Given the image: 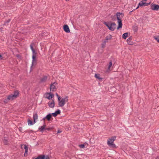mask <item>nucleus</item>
<instances>
[{
	"instance_id": "ddd939ff",
	"label": "nucleus",
	"mask_w": 159,
	"mask_h": 159,
	"mask_svg": "<svg viewBox=\"0 0 159 159\" xmlns=\"http://www.w3.org/2000/svg\"><path fill=\"white\" fill-rule=\"evenodd\" d=\"M63 29L64 31L66 33H69L70 32L69 28L68 26L66 25H64Z\"/></svg>"
},
{
	"instance_id": "7ed1b4c3",
	"label": "nucleus",
	"mask_w": 159,
	"mask_h": 159,
	"mask_svg": "<svg viewBox=\"0 0 159 159\" xmlns=\"http://www.w3.org/2000/svg\"><path fill=\"white\" fill-rule=\"evenodd\" d=\"M19 93L18 91H15L13 94H11L8 96L7 98L4 100V102L6 103L8 100H12L16 98L18 95Z\"/></svg>"
},
{
	"instance_id": "4c0bfd02",
	"label": "nucleus",
	"mask_w": 159,
	"mask_h": 159,
	"mask_svg": "<svg viewBox=\"0 0 159 159\" xmlns=\"http://www.w3.org/2000/svg\"><path fill=\"white\" fill-rule=\"evenodd\" d=\"M155 159H159V158L158 157H157Z\"/></svg>"
},
{
	"instance_id": "39448f33",
	"label": "nucleus",
	"mask_w": 159,
	"mask_h": 159,
	"mask_svg": "<svg viewBox=\"0 0 159 159\" xmlns=\"http://www.w3.org/2000/svg\"><path fill=\"white\" fill-rule=\"evenodd\" d=\"M116 138V136H113L109 139L107 141V144L109 146L115 148L116 147L115 144L113 143Z\"/></svg>"
},
{
	"instance_id": "2f4dec72",
	"label": "nucleus",
	"mask_w": 159,
	"mask_h": 159,
	"mask_svg": "<svg viewBox=\"0 0 159 159\" xmlns=\"http://www.w3.org/2000/svg\"><path fill=\"white\" fill-rule=\"evenodd\" d=\"M2 59V55L0 54V60Z\"/></svg>"
},
{
	"instance_id": "c85d7f7f",
	"label": "nucleus",
	"mask_w": 159,
	"mask_h": 159,
	"mask_svg": "<svg viewBox=\"0 0 159 159\" xmlns=\"http://www.w3.org/2000/svg\"><path fill=\"white\" fill-rule=\"evenodd\" d=\"M79 147L81 148H84V144H82L79 145Z\"/></svg>"
},
{
	"instance_id": "5701e85b",
	"label": "nucleus",
	"mask_w": 159,
	"mask_h": 159,
	"mask_svg": "<svg viewBox=\"0 0 159 159\" xmlns=\"http://www.w3.org/2000/svg\"><path fill=\"white\" fill-rule=\"evenodd\" d=\"M95 78L100 80H102V78L100 77V75L99 74H95Z\"/></svg>"
},
{
	"instance_id": "1a4fd4ad",
	"label": "nucleus",
	"mask_w": 159,
	"mask_h": 159,
	"mask_svg": "<svg viewBox=\"0 0 159 159\" xmlns=\"http://www.w3.org/2000/svg\"><path fill=\"white\" fill-rule=\"evenodd\" d=\"M54 97V94L51 92L47 93L46 94V98L49 100L51 99Z\"/></svg>"
},
{
	"instance_id": "20e7f679",
	"label": "nucleus",
	"mask_w": 159,
	"mask_h": 159,
	"mask_svg": "<svg viewBox=\"0 0 159 159\" xmlns=\"http://www.w3.org/2000/svg\"><path fill=\"white\" fill-rule=\"evenodd\" d=\"M104 24L111 31H112L114 30L116 28V25L115 23L112 22L109 23L105 22Z\"/></svg>"
},
{
	"instance_id": "58836bf2",
	"label": "nucleus",
	"mask_w": 159,
	"mask_h": 159,
	"mask_svg": "<svg viewBox=\"0 0 159 159\" xmlns=\"http://www.w3.org/2000/svg\"><path fill=\"white\" fill-rule=\"evenodd\" d=\"M66 1H69V0H66Z\"/></svg>"
},
{
	"instance_id": "9d476101",
	"label": "nucleus",
	"mask_w": 159,
	"mask_h": 159,
	"mask_svg": "<svg viewBox=\"0 0 159 159\" xmlns=\"http://www.w3.org/2000/svg\"><path fill=\"white\" fill-rule=\"evenodd\" d=\"M23 146L24 147V148L25 150V152L24 153V156H27V155H28L27 152H28V147L26 145H21V147L22 148Z\"/></svg>"
},
{
	"instance_id": "c756f323",
	"label": "nucleus",
	"mask_w": 159,
	"mask_h": 159,
	"mask_svg": "<svg viewBox=\"0 0 159 159\" xmlns=\"http://www.w3.org/2000/svg\"><path fill=\"white\" fill-rule=\"evenodd\" d=\"M154 39L156 40L159 43V38L155 37Z\"/></svg>"
},
{
	"instance_id": "473e14b6",
	"label": "nucleus",
	"mask_w": 159,
	"mask_h": 159,
	"mask_svg": "<svg viewBox=\"0 0 159 159\" xmlns=\"http://www.w3.org/2000/svg\"><path fill=\"white\" fill-rule=\"evenodd\" d=\"M135 10V9H134V10H133L132 11H130L129 12V14H131V12H132V11H134Z\"/></svg>"
},
{
	"instance_id": "4be33fe9",
	"label": "nucleus",
	"mask_w": 159,
	"mask_h": 159,
	"mask_svg": "<svg viewBox=\"0 0 159 159\" xmlns=\"http://www.w3.org/2000/svg\"><path fill=\"white\" fill-rule=\"evenodd\" d=\"M28 125H31L35 124V123H34V122H33L32 120H28Z\"/></svg>"
},
{
	"instance_id": "a211bd4d",
	"label": "nucleus",
	"mask_w": 159,
	"mask_h": 159,
	"mask_svg": "<svg viewBox=\"0 0 159 159\" xmlns=\"http://www.w3.org/2000/svg\"><path fill=\"white\" fill-rule=\"evenodd\" d=\"M132 38L131 37H129L127 40V43L129 45H132L133 42L131 41Z\"/></svg>"
},
{
	"instance_id": "c9c22d12",
	"label": "nucleus",
	"mask_w": 159,
	"mask_h": 159,
	"mask_svg": "<svg viewBox=\"0 0 159 159\" xmlns=\"http://www.w3.org/2000/svg\"><path fill=\"white\" fill-rule=\"evenodd\" d=\"M46 119V118H45V117L43 118L42 120H45Z\"/></svg>"
},
{
	"instance_id": "f8f14e48",
	"label": "nucleus",
	"mask_w": 159,
	"mask_h": 159,
	"mask_svg": "<svg viewBox=\"0 0 159 159\" xmlns=\"http://www.w3.org/2000/svg\"><path fill=\"white\" fill-rule=\"evenodd\" d=\"M48 104L50 107L53 108L54 107L55 103L53 100L52 101L48 102Z\"/></svg>"
},
{
	"instance_id": "0eeeda50",
	"label": "nucleus",
	"mask_w": 159,
	"mask_h": 159,
	"mask_svg": "<svg viewBox=\"0 0 159 159\" xmlns=\"http://www.w3.org/2000/svg\"><path fill=\"white\" fill-rule=\"evenodd\" d=\"M151 8L153 11H157L159 9V5L155 4H152L151 5Z\"/></svg>"
},
{
	"instance_id": "f704fd0d",
	"label": "nucleus",
	"mask_w": 159,
	"mask_h": 159,
	"mask_svg": "<svg viewBox=\"0 0 159 159\" xmlns=\"http://www.w3.org/2000/svg\"><path fill=\"white\" fill-rule=\"evenodd\" d=\"M56 95L57 97L58 98L59 97H60V96H59L58 94L57 93H56Z\"/></svg>"
},
{
	"instance_id": "412c9836",
	"label": "nucleus",
	"mask_w": 159,
	"mask_h": 159,
	"mask_svg": "<svg viewBox=\"0 0 159 159\" xmlns=\"http://www.w3.org/2000/svg\"><path fill=\"white\" fill-rule=\"evenodd\" d=\"M128 33H124L122 35V38L124 39H126V38L128 37Z\"/></svg>"
},
{
	"instance_id": "f03ea898",
	"label": "nucleus",
	"mask_w": 159,
	"mask_h": 159,
	"mask_svg": "<svg viewBox=\"0 0 159 159\" xmlns=\"http://www.w3.org/2000/svg\"><path fill=\"white\" fill-rule=\"evenodd\" d=\"M68 101V98L67 97L62 98L61 97H59L58 98L59 106L60 107H63Z\"/></svg>"
},
{
	"instance_id": "393cba45",
	"label": "nucleus",
	"mask_w": 159,
	"mask_h": 159,
	"mask_svg": "<svg viewBox=\"0 0 159 159\" xmlns=\"http://www.w3.org/2000/svg\"><path fill=\"white\" fill-rule=\"evenodd\" d=\"M30 48L33 54H36L35 52V50L34 49L33 46L32 45H30Z\"/></svg>"
},
{
	"instance_id": "7c9ffc66",
	"label": "nucleus",
	"mask_w": 159,
	"mask_h": 159,
	"mask_svg": "<svg viewBox=\"0 0 159 159\" xmlns=\"http://www.w3.org/2000/svg\"><path fill=\"white\" fill-rule=\"evenodd\" d=\"M4 143L5 144H7V140H5L4 141Z\"/></svg>"
},
{
	"instance_id": "a878e982",
	"label": "nucleus",
	"mask_w": 159,
	"mask_h": 159,
	"mask_svg": "<svg viewBox=\"0 0 159 159\" xmlns=\"http://www.w3.org/2000/svg\"><path fill=\"white\" fill-rule=\"evenodd\" d=\"M35 159H44V156L43 155H40L38 156L37 158Z\"/></svg>"
},
{
	"instance_id": "f257e3e1",
	"label": "nucleus",
	"mask_w": 159,
	"mask_h": 159,
	"mask_svg": "<svg viewBox=\"0 0 159 159\" xmlns=\"http://www.w3.org/2000/svg\"><path fill=\"white\" fill-rule=\"evenodd\" d=\"M116 15L117 20H118V24L117 29H119V28H121L122 26L121 19L124 16V14L122 13L117 12Z\"/></svg>"
},
{
	"instance_id": "ea45409f",
	"label": "nucleus",
	"mask_w": 159,
	"mask_h": 159,
	"mask_svg": "<svg viewBox=\"0 0 159 159\" xmlns=\"http://www.w3.org/2000/svg\"><path fill=\"white\" fill-rule=\"evenodd\" d=\"M48 129V130H49V129Z\"/></svg>"
},
{
	"instance_id": "6ab92c4d",
	"label": "nucleus",
	"mask_w": 159,
	"mask_h": 159,
	"mask_svg": "<svg viewBox=\"0 0 159 159\" xmlns=\"http://www.w3.org/2000/svg\"><path fill=\"white\" fill-rule=\"evenodd\" d=\"M51 117L52 115L50 113L48 114L46 116H45V118H46V119L48 121H49L50 120Z\"/></svg>"
},
{
	"instance_id": "bb28decb",
	"label": "nucleus",
	"mask_w": 159,
	"mask_h": 159,
	"mask_svg": "<svg viewBox=\"0 0 159 159\" xmlns=\"http://www.w3.org/2000/svg\"><path fill=\"white\" fill-rule=\"evenodd\" d=\"M106 43H107L106 41H104L103 43L102 44V48H104Z\"/></svg>"
},
{
	"instance_id": "aec40b11",
	"label": "nucleus",
	"mask_w": 159,
	"mask_h": 159,
	"mask_svg": "<svg viewBox=\"0 0 159 159\" xmlns=\"http://www.w3.org/2000/svg\"><path fill=\"white\" fill-rule=\"evenodd\" d=\"M47 79V76H44L41 79V82H44L46 81Z\"/></svg>"
},
{
	"instance_id": "79ce46f5",
	"label": "nucleus",
	"mask_w": 159,
	"mask_h": 159,
	"mask_svg": "<svg viewBox=\"0 0 159 159\" xmlns=\"http://www.w3.org/2000/svg\"><path fill=\"white\" fill-rule=\"evenodd\" d=\"M1 85V84H0V85Z\"/></svg>"
},
{
	"instance_id": "423d86ee",
	"label": "nucleus",
	"mask_w": 159,
	"mask_h": 159,
	"mask_svg": "<svg viewBox=\"0 0 159 159\" xmlns=\"http://www.w3.org/2000/svg\"><path fill=\"white\" fill-rule=\"evenodd\" d=\"M147 1V0H142L139 3V6H140V7H142L148 6L149 5L150 3H146V2Z\"/></svg>"
},
{
	"instance_id": "cd10ccee",
	"label": "nucleus",
	"mask_w": 159,
	"mask_h": 159,
	"mask_svg": "<svg viewBox=\"0 0 159 159\" xmlns=\"http://www.w3.org/2000/svg\"><path fill=\"white\" fill-rule=\"evenodd\" d=\"M43 156H44V159H49V157L48 156L43 155Z\"/></svg>"
},
{
	"instance_id": "f3484780",
	"label": "nucleus",
	"mask_w": 159,
	"mask_h": 159,
	"mask_svg": "<svg viewBox=\"0 0 159 159\" xmlns=\"http://www.w3.org/2000/svg\"><path fill=\"white\" fill-rule=\"evenodd\" d=\"M111 38L112 36L110 34H108L106 37V39L104 41H106V42H107L108 40L111 39Z\"/></svg>"
},
{
	"instance_id": "e433bc0d",
	"label": "nucleus",
	"mask_w": 159,
	"mask_h": 159,
	"mask_svg": "<svg viewBox=\"0 0 159 159\" xmlns=\"http://www.w3.org/2000/svg\"><path fill=\"white\" fill-rule=\"evenodd\" d=\"M10 19L8 20L7 21V22H9L10 21Z\"/></svg>"
},
{
	"instance_id": "b1692460",
	"label": "nucleus",
	"mask_w": 159,
	"mask_h": 159,
	"mask_svg": "<svg viewBox=\"0 0 159 159\" xmlns=\"http://www.w3.org/2000/svg\"><path fill=\"white\" fill-rule=\"evenodd\" d=\"M112 62L111 61L109 62V65H108V67L107 70V71H109L110 70V68L111 67V66H112Z\"/></svg>"
},
{
	"instance_id": "a19ab883",
	"label": "nucleus",
	"mask_w": 159,
	"mask_h": 159,
	"mask_svg": "<svg viewBox=\"0 0 159 159\" xmlns=\"http://www.w3.org/2000/svg\"><path fill=\"white\" fill-rule=\"evenodd\" d=\"M58 133H60V132H59V131H58Z\"/></svg>"
},
{
	"instance_id": "dca6fc26",
	"label": "nucleus",
	"mask_w": 159,
	"mask_h": 159,
	"mask_svg": "<svg viewBox=\"0 0 159 159\" xmlns=\"http://www.w3.org/2000/svg\"><path fill=\"white\" fill-rule=\"evenodd\" d=\"M33 118L34 121V123H35L36 122V120L38 119V116L37 113H35L33 114Z\"/></svg>"
},
{
	"instance_id": "72a5a7b5",
	"label": "nucleus",
	"mask_w": 159,
	"mask_h": 159,
	"mask_svg": "<svg viewBox=\"0 0 159 159\" xmlns=\"http://www.w3.org/2000/svg\"><path fill=\"white\" fill-rule=\"evenodd\" d=\"M139 7H140V6H139V4L138 7L136 8V9H135V10L138 9L139 8Z\"/></svg>"
},
{
	"instance_id": "2eb2a0df",
	"label": "nucleus",
	"mask_w": 159,
	"mask_h": 159,
	"mask_svg": "<svg viewBox=\"0 0 159 159\" xmlns=\"http://www.w3.org/2000/svg\"><path fill=\"white\" fill-rule=\"evenodd\" d=\"M61 113V111L59 110H58L57 111H56L55 112L53 113L52 114L53 115V116L54 117L56 116L58 114H59Z\"/></svg>"
},
{
	"instance_id": "4468645a",
	"label": "nucleus",
	"mask_w": 159,
	"mask_h": 159,
	"mask_svg": "<svg viewBox=\"0 0 159 159\" xmlns=\"http://www.w3.org/2000/svg\"><path fill=\"white\" fill-rule=\"evenodd\" d=\"M46 126V124L44 123L43 126H39V129L42 132H43V130L45 129V127Z\"/></svg>"
},
{
	"instance_id": "6e6552de",
	"label": "nucleus",
	"mask_w": 159,
	"mask_h": 159,
	"mask_svg": "<svg viewBox=\"0 0 159 159\" xmlns=\"http://www.w3.org/2000/svg\"><path fill=\"white\" fill-rule=\"evenodd\" d=\"M36 54H33L32 55V65L31 66V68L32 66L34 65H35L36 64Z\"/></svg>"
},
{
	"instance_id": "9b49d317",
	"label": "nucleus",
	"mask_w": 159,
	"mask_h": 159,
	"mask_svg": "<svg viewBox=\"0 0 159 159\" xmlns=\"http://www.w3.org/2000/svg\"><path fill=\"white\" fill-rule=\"evenodd\" d=\"M55 83H54L51 84L50 87V91H55L56 89V86L55 85Z\"/></svg>"
}]
</instances>
